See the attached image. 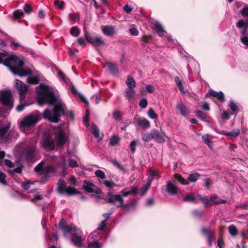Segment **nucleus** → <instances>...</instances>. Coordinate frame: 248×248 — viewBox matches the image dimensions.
Wrapping results in <instances>:
<instances>
[{
	"mask_svg": "<svg viewBox=\"0 0 248 248\" xmlns=\"http://www.w3.org/2000/svg\"><path fill=\"white\" fill-rule=\"evenodd\" d=\"M91 126L94 137L96 138H98L99 140H102L103 139V135H100V131L98 127L94 124H93Z\"/></svg>",
	"mask_w": 248,
	"mask_h": 248,
	"instance_id": "nucleus-27",
	"label": "nucleus"
},
{
	"mask_svg": "<svg viewBox=\"0 0 248 248\" xmlns=\"http://www.w3.org/2000/svg\"><path fill=\"white\" fill-rule=\"evenodd\" d=\"M240 41L242 44L246 46H248V36H243L240 38Z\"/></svg>",
	"mask_w": 248,
	"mask_h": 248,
	"instance_id": "nucleus-61",
	"label": "nucleus"
},
{
	"mask_svg": "<svg viewBox=\"0 0 248 248\" xmlns=\"http://www.w3.org/2000/svg\"><path fill=\"white\" fill-rule=\"evenodd\" d=\"M112 164L115 165L118 169L120 170L123 172L125 173L126 171L123 166L121 165L116 160H114L112 161Z\"/></svg>",
	"mask_w": 248,
	"mask_h": 248,
	"instance_id": "nucleus-44",
	"label": "nucleus"
},
{
	"mask_svg": "<svg viewBox=\"0 0 248 248\" xmlns=\"http://www.w3.org/2000/svg\"><path fill=\"white\" fill-rule=\"evenodd\" d=\"M95 175L100 178V179H104L105 178V173L101 170H98L95 172Z\"/></svg>",
	"mask_w": 248,
	"mask_h": 248,
	"instance_id": "nucleus-49",
	"label": "nucleus"
},
{
	"mask_svg": "<svg viewBox=\"0 0 248 248\" xmlns=\"http://www.w3.org/2000/svg\"><path fill=\"white\" fill-rule=\"evenodd\" d=\"M0 103L7 110H11L14 107L13 97L11 93L8 91L0 92Z\"/></svg>",
	"mask_w": 248,
	"mask_h": 248,
	"instance_id": "nucleus-7",
	"label": "nucleus"
},
{
	"mask_svg": "<svg viewBox=\"0 0 248 248\" xmlns=\"http://www.w3.org/2000/svg\"><path fill=\"white\" fill-rule=\"evenodd\" d=\"M63 235L66 237L70 235L71 243L77 248H83L84 247V241L85 236L82 231L78 228L75 225H67L63 219H62L59 223Z\"/></svg>",
	"mask_w": 248,
	"mask_h": 248,
	"instance_id": "nucleus-3",
	"label": "nucleus"
},
{
	"mask_svg": "<svg viewBox=\"0 0 248 248\" xmlns=\"http://www.w3.org/2000/svg\"><path fill=\"white\" fill-rule=\"evenodd\" d=\"M152 180H148L146 184L144 185L140 189V194L142 196L144 195L147 191L148 188L150 187L151 185Z\"/></svg>",
	"mask_w": 248,
	"mask_h": 248,
	"instance_id": "nucleus-32",
	"label": "nucleus"
},
{
	"mask_svg": "<svg viewBox=\"0 0 248 248\" xmlns=\"http://www.w3.org/2000/svg\"><path fill=\"white\" fill-rule=\"evenodd\" d=\"M1 63L8 67L15 75L24 77L31 74L30 69H23L24 63L22 57L9 55L7 52H0V64Z\"/></svg>",
	"mask_w": 248,
	"mask_h": 248,
	"instance_id": "nucleus-2",
	"label": "nucleus"
},
{
	"mask_svg": "<svg viewBox=\"0 0 248 248\" xmlns=\"http://www.w3.org/2000/svg\"><path fill=\"white\" fill-rule=\"evenodd\" d=\"M80 33V30L76 26L72 27L70 29V34L74 36L78 37Z\"/></svg>",
	"mask_w": 248,
	"mask_h": 248,
	"instance_id": "nucleus-36",
	"label": "nucleus"
},
{
	"mask_svg": "<svg viewBox=\"0 0 248 248\" xmlns=\"http://www.w3.org/2000/svg\"><path fill=\"white\" fill-rule=\"evenodd\" d=\"M174 81L176 85L178 86L179 90L181 92H184V88L183 86V84L182 81L180 80L179 77H176L174 78Z\"/></svg>",
	"mask_w": 248,
	"mask_h": 248,
	"instance_id": "nucleus-40",
	"label": "nucleus"
},
{
	"mask_svg": "<svg viewBox=\"0 0 248 248\" xmlns=\"http://www.w3.org/2000/svg\"><path fill=\"white\" fill-rule=\"evenodd\" d=\"M152 134L153 140L157 142L162 143L165 141L166 135L165 132L163 131L161 129L160 130L155 129H152Z\"/></svg>",
	"mask_w": 248,
	"mask_h": 248,
	"instance_id": "nucleus-17",
	"label": "nucleus"
},
{
	"mask_svg": "<svg viewBox=\"0 0 248 248\" xmlns=\"http://www.w3.org/2000/svg\"><path fill=\"white\" fill-rule=\"evenodd\" d=\"M197 116L202 120H205L206 119L205 114L201 110L196 111Z\"/></svg>",
	"mask_w": 248,
	"mask_h": 248,
	"instance_id": "nucleus-52",
	"label": "nucleus"
},
{
	"mask_svg": "<svg viewBox=\"0 0 248 248\" xmlns=\"http://www.w3.org/2000/svg\"><path fill=\"white\" fill-rule=\"evenodd\" d=\"M241 16L243 17H248V5H245L240 11Z\"/></svg>",
	"mask_w": 248,
	"mask_h": 248,
	"instance_id": "nucleus-48",
	"label": "nucleus"
},
{
	"mask_svg": "<svg viewBox=\"0 0 248 248\" xmlns=\"http://www.w3.org/2000/svg\"><path fill=\"white\" fill-rule=\"evenodd\" d=\"M137 124L139 126L143 128H148L150 126V124L148 120L145 118H141L137 121Z\"/></svg>",
	"mask_w": 248,
	"mask_h": 248,
	"instance_id": "nucleus-28",
	"label": "nucleus"
},
{
	"mask_svg": "<svg viewBox=\"0 0 248 248\" xmlns=\"http://www.w3.org/2000/svg\"><path fill=\"white\" fill-rule=\"evenodd\" d=\"M184 201L186 202H196V199L194 196L193 195L188 194L186 195V196L184 198Z\"/></svg>",
	"mask_w": 248,
	"mask_h": 248,
	"instance_id": "nucleus-43",
	"label": "nucleus"
},
{
	"mask_svg": "<svg viewBox=\"0 0 248 248\" xmlns=\"http://www.w3.org/2000/svg\"><path fill=\"white\" fill-rule=\"evenodd\" d=\"M72 152L68 150L64 155H61L57 161L58 166L62 169V173L65 174L68 169V166L66 164V158H68L67 162L68 165L71 168H76L78 167V162L74 159H70L71 157Z\"/></svg>",
	"mask_w": 248,
	"mask_h": 248,
	"instance_id": "nucleus-4",
	"label": "nucleus"
},
{
	"mask_svg": "<svg viewBox=\"0 0 248 248\" xmlns=\"http://www.w3.org/2000/svg\"><path fill=\"white\" fill-rule=\"evenodd\" d=\"M201 232L203 235L207 237L209 245H211L212 244L213 236L211 232L209 230L205 228H202L201 229Z\"/></svg>",
	"mask_w": 248,
	"mask_h": 248,
	"instance_id": "nucleus-24",
	"label": "nucleus"
},
{
	"mask_svg": "<svg viewBox=\"0 0 248 248\" xmlns=\"http://www.w3.org/2000/svg\"><path fill=\"white\" fill-rule=\"evenodd\" d=\"M104 184L108 188H113L117 186L112 181H105Z\"/></svg>",
	"mask_w": 248,
	"mask_h": 248,
	"instance_id": "nucleus-47",
	"label": "nucleus"
},
{
	"mask_svg": "<svg viewBox=\"0 0 248 248\" xmlns=\"http://www.w3.org/2000/svg\"><path fill=\"white\" fill-rule=\"evenodd\" d=\"M84 36L87 41L93 45L100 46L104 43L101 37L91 35L88 32H85Z\"/></svg>",
	"mask_w": 248,
	"mask_h": 248,
	"instance_id": "nucleus-16",
	"label": "nucleus"
},
{
	"mask_svg": "<svg viewBox=\"0 0 248 248\" xmlns=\"http://www.w3.org/2000/svg\"><path fill=\"white\" fill-rule=\"evenodd\" d=\"M166 190L170 195H174L177 193L178 188L174 184L170 181H167L166 184Z\"/></svg>",
	"mask_w": 248,
	"mask_h": 248,
	"instance_id": "nucleus-21",
	"label": "nucleus"
},
{
	"mask_svg": "<svg viewBox=\"0 0 248 248\" xmlns=\"http://www.w3.org/2000/svg\"><path fill=\"white\" fill-rule=\"evenodd\" d=\"M120 138L118 136L114 135L111 137L109 144L111 146L116 145L119 141Z\"/></svg>",
	"mask_w": 248,
	"mask_h": 248,
	"instance_id": "nucleus-34",
	"label": "nucleus"
},
{
	"mask_svg": "<svg viewBox=\"0 0 248 248\" xmlns=\"http://www.w3.org/2000/svg\"><path fill=\"white\" fill-rule=\"evenodd\" d=\"M6 175L1 171H0V183L6 185L7 184L6 181Z\"/></svg>",
	"mask_w": 248,
	"mask_h": 248,
	"instance_id": "nucleus-54",
	"label": "nucleus"
},
{
	"mask_svg": "<svg viewBox=\"0 0 248 248\" xmlns=\"http://www.w3.org/2000/svg\"><path fill=\"white\" fill-rule=\"evenodd\" d=\"M211 135L206 134L202 136V140L204 143L206 144L210 148H212V142L211 140Z\"/></svg>",
	"mask_w": 248,
	"mask_h": 248,
	"instance_id": "nucleus-29",
	"label": "nucleus"
},
{
	"mask_svg": "<svg viewBox=\"0 0 248 248\" xmlns=\"http://www.w3.org/2000/svg\"><path fill=\"white\" fill-rule=\"evenodd\" d=\"M240 134V130L238 129L232 130L231 132L223 133L222 134L225 136L231 138H236Z\"/></svg>",
	"mask_w": 248,
	"mask_h": 248,
	"instance_id": "nucleus-31",
	"label": "nucleus"
},
{
	"mask_svg": "<svg viewBox=\"0 0 248 248\" xmlns=\"http://www.w3.org/2000/svg\"><path fill=\"white\" fill-rule=\"evenodd\" d=\"M107 225V222H106V220H103L100 223L99 225V227L97 228V230H96L97 232L98 231H103L105 227Z\"/></svg>",
	"mask_w": 248,
	"mask_h": 248,
	"instance_id": "nucleus-55",
	"label": "nucleus"
},
{
	"mask_svg": "<svg viewBox=\"0 0 248 248\" xmlns=\"http://www.w3.org/2000/svg\"><path fill=\"white\" fill-rule=\"evenodd\" d=\"M15 87L18 91L20 95V104L16 108L17 111H22L25 108L26 105L23 104L24 101L25 95L28 90V86L23 83L22 81L16 79V80Z\"/></svg>",
	"mask_w": 248,
	"mask_h": 248,
	"instance_id": "nucleus-5",
	"label": "nucleus"
},
{
	"mask_svg": "<svg viewBox=\"0 0 248 248\" xmlns=\"http://www.w3.org/2000/svg\"><path fill=\"white\" fill-rule=\"evenodd\" d=\"M152 140H153L152 130L150 133H145L142 136V140L146 142H148Z\"/></svg>",
	"mask_w": 248,
	"mask_h": 248,
	"instance_id": "nucleus-35",
	"label": "nucleus"
},
{
	"mask_svg": "<svg viewBox=\"0 0 248 248\" xmlns=\"http://www.w3.org/2000/svg\"><path fill=\"white\" fill-rule=\"evenodd\" d=\"M94 186V185L92 183L85 180L84 181L83 188L87 192H89V193L95 192V193L98 194L99 193L98 191H94V190H93Z\"/></svg>",
	"mask_w": 248,
	"mask_h": 248,
	"instance_id": "nucleus-22",
	"label": "nucleus"
},
{
	"mask_svg": "<svg viewBox=\"0 0 248 248\" xmlns=\"http://www.w3.org/2000/svg\"><path fill=\"white\" fill-rule=\"evenodd\" d=\"M39 121V115L36 113H31L25 117L20 123L21 129L34 126Z\"/></svg>",
	"mask_w": 248,
	"mask_h": 248,
	"instance_id": "nucleus-8",
	"label": "nucleus"
},
{
	"mask_svg": "<svg viewBox=\"0 0 248 248\" xmlns=\"http://www.w3.org/2000/svg\"><path fill=\"white\" fill-rule=\"evenodd\" d=\"M22 166L18 167L15 169H13L12 170H9V173L11 175H13L16 174V173L20 174L22 172Z\"/></svg>",
	"mask_w": 248,
	"mask_h": 248,
	"instance_id": "nucleus-39",
	"label": "nucleus"
},
{
	"mask_svg": "<svg viewBox=\"0 0 248 248\" xmlns=\"http://www.w3.org/2000/svg\"><path fill=\"white\" fill-rule=\"evenodd\" d=\"M89 238L91 239H93V240L89 242L88 248H102V244L98 242V241L102 238V237L98 235V232L97 231L92 232L89 235Z\"/></svg>",
	"mask_w": 248,
	"mask_h": 248,
	"instance_id": "nucleus-14",
	"label": "nucleus"
},
{
	"mask_svg": "<svg viewBox=\"0 0 248 248\" xmlns=\"http://www.w3.org/2000/svg\"><path fill=\"white\" fill-rule=\"evenodd\" d=\"M44 162L42 161L38 164L34 168L35 172H37L38 174L43 175L46 177H49L51 174L55 172L54 168L52 166H47L43 167Z\"/></svg>",
	"mask_w": 248,
	"mask_h": 248,
	"instance_id": "nucleus-12",
	"label": "nucleus"
},
{
	"mask_svg": "<svg viewBox=\"0 0 248 248\" xmlns=\"http://www.w3.org/2000/svg\"><path fill=\"white\" fill-rule=\"evenodd\" d=\"M216 98H217L220 101L223 102L225 101V97L223 93L220 91L217 93Z\"/></svg>",
	"mask_w": 248,
	"mask_h": 248,
	"instance_id": "nucleus-57",
	"label": "nucleus"
},
{
	"mask_svg": "<svg viewBox=\"0 0 248 248\" xmlns=\"http://www.w3.org/2000/svg\"><path fill=\"white\" fill-rule=\"evenodd\" d=\"M54 4L59 8L62 9L64 5V2L62 0H56L55 1Z\"/></svg>",
	"mask_w": 248,
	"mask_h": 248,
	"instance_id": "nucleus-59",
	"label": "nucleus"
},
{
	"mask_svg": "<svg viewBox=\"0 0 248 248\" xmlns=\"http://www.w3.org/2000/svg\"><path fill=\"white\" fill-rule=\"evenodd\" d=\"M11 127V123L6 122V123L0 128V142L3 143H8L11 140L12 135L16 132L12 130L8 132Z\"/></svg>",
	"mask_w": 248,
	"mask_h": 248,
	"instance_id": "nucleus-6",
	"label": "nucleus"
},
{
	"mask_svg": "<svg viewBox=\"0 0 248 248\" xmlns=\"http://www.w3.org/2000/svg\"><path fill=\"white\" fill-rule=\"evenodd\" d=\"M35 152V147L33 145H29L23 149L22 157L28 161L33 158Z\"/></svg>",
	"mask_w": 248,
	"mask_h": 248,
	"instance_id": "nucleus-15",
	"label": "nucleus"
},
{
	"mask_svg": "<svg viewBox=\"0 0 248 248\" xmlns=\"http://www.w3.org/2000/svg\"><path fill=\"white\" fill-rule=\"evenodd\" d=\"M3 162L5 163V164L8 167L10 168H13L14 167L15 165L14 163H13L12 161H11L10 160L8 159H4Z\"/></svg>",
	"mask_w": 248,
	"mask_h": 248,
	"instance_id": "nucleus-60",
	"label": "nucleus"
},
{
	"mask_svg": "<svg viewBox=\"0 0 248 248\" xmlns=\"http://www.w3.org/2000/svg\"><path fill=\"white\" fill-rule=\"evenodd\" d=\"M230 234L232 236H235L237 234V229L234 225H231L228 227Z\"/></svg>",
	"mask_w": 248,
	"mask_h": 248,
	"instance_id": "nucleus-33",
	"label": "nucleus"
},
{
	"mask_svg": "<svg viewBox=\"0 0 248 248\" xmlns=\"http://www.w3.org/2000/svg\"><path fill=\"white\" fill-rule=\"evenodd\" d=\"M55 139L58 146H62L66 143L67 137L63 128L60 127L55 129Z\"/></svg>",
	"mask_w": 248,
	"mask_h": 248,
	"instance_id": "nucleus-13",
	"label": "nucleus"
},
{
	"mask_svg": "<svg viewBox=\"0 0 248 248\" xmlns=\"http://www.w3.org/2000/svg\"><path fill=\"white\" fill-rule=\"evenodd\" d=\"M23 16V13L18 10L15 11L14 12V16L16 19L20 18Z\"/></svg>",
	"mask_w": 248,
	"mask_h": 248,
	"instance_id": "nucleus-58",
	"label": "nucleus"
},
{
	"mask_svg": "<svg viewBox=\"0 0 248 248\" xmlns=\"http://www.w3.org/2000/svg\"><path fill=\"white\" fill-rule=\"evenodd\" d=\"M152 28L157 33L159 36L161 37H166L169 42L175 44L176 42V41L172 39L170 35L167 34V32L164 30L163 26L158 21H153L152 22Z\"/></svg>",
	"mask_w": 248,
	"mask_h": 248,
	"instance_id": "nucleus-10",
	"label": "nucleus"
},
{
	"mask_svg": "<svg viewBox=\"0 0 248 248\" xmlns=\"http://www.w3.org/2000/svg\"><path fill=\"white\" fill-rule=\"evenodd\" d=\"M200 175L198 173L190 174L188 177V180L191 182H195L199 178Z\"/></svg>",
	"mask_w": 248,
	"mask_h": 248,
	"instance_id": "nucleus-38",
	"label": "nucleus"
},
{
	"mask_svg": "<svg viewBox=\"0 0 248 248\" xmlns=\"http://www.w3.org/2000/svg\"><path fill=\"white\" fill-rule=\"evenodd\" d=\"M68 18L69 20L74 23L76 21L78 17L75 14L70 13L68 15Z\"/></svg>",
	"mask_w": 248,
	"mask_h": 248,
	"instance_id": "nucleus-56",
	"label": "nucleus"
},
{
	"mask_svg": "<svg viewBox=\"0 0 248 248\" xmlns=\"http://www.w3.org/2000/svg\"><path fill=\"white\" fill-rule=\"evenodd\" d=\"M57 191L61 194H66L68 196L76 194L78 190L74 187H66V184L63 180L60 179L57 184Z\"/></svg>",
	"mask_w": 248,
	"mask_h": 248,
	"instance_id": "nucleus-11",
	"label": "nucleus"
},
{
	"mask_svg": "<svg viewBox=\"0 0 248 248\" xmlns=\"http://www.w3.org/2000/svg\"><path fill=\"white\" fill-rule=\"evenodd\" d=\"M106 64L108 68V70L110 71V73L112 75H113L114 76L117 75V74L118 73V69L116 64H115V63H112V62H107L106 63Z\"/></svg>",
	"mask_w": 248,
	"mask_h": 248,
	"instance_id": "nucleus-25",
	"label": "nucleus"
},
{
	"mask_svg": "<svg viewBox=\"0 0 248 248\" xmlns=\"http://www.w3.org/2000/svg\"><path fill=\"white\" fill-rule=\"evenodd\" d=\"M135 94L134 88H127L124 91V95L126 99L130 101Z\"/></svg>",
	"mask_w": 248,
	"mask_h": 248,
	"instance_id": "nucleus-26",
	"label": "nucleus"
},
{
	"mask_svg": "<svg viewBox=\"0 0 248 248\" xmlns=\"http://www.w3.org/2000/svg\"><path fill=\"white\" fill-rule=\"evenodd\" d=\"M43 197L40 195H35L32 199H31V201L34 202L37 205H39L38 202V201L42 200Z\"/></svg>",
	"mask_w": 248,
	"mask_h": 248,
	"instance_id": "nucleus-53",
	"label": "nucleus"
},
{
	"mask_svg": "<svg viewBox=\"0 0 248 248\" xmlns=\"http://www.w3.org/2000/svg\"><path fill=\"white\" fill-rule=\"evenodd\" d=\"M137 145V141H136V140H132L130 143L129 146H130L131 151L132 153H134L135 152L136 149Z\"/></svg>",
	"mask_w": 248,
	"mask_h": 248,
	"instance_id": "nucleus-50",
	"label": "nucleus"
},
{
	"mask_svg": "<svg viewBox=\"0 0 248 248\" xmlns=\"http://www.w3.org/2000/svg\"><path fill=\"white\" fill-rule=\"evenodd\" d=\"M176 110L179 111L181 115L186 117L189 114V111L186 106L182 102L177 103L176 106Z\"/></svg>",
	"mask_w": 248,
	"mask_h": 248,
	"instance_id": "nucleus-20",
	"label": "nucleus"
},
{
	"mask_svg": "<svg viewBox=\"0 0 248 248\" xmlns=\"http://www.w3.org/2000/svg\"><path fill=\"white\" fill-rule=\"evenodd\" d=\"M28 81L29 83L36 84L39 81V79L37 76L30 77L28 78Z\"/></svg>",
	"mask_w": 248,
	"mask_h": 248,
	"instance_id": "nucleus-42",
	"label": "nucleus"
},
{
	"mask_svg": "<svg viewBox=\"0 0 248 248\" xmlns=\"http://www.w3.org/2000/svg\"><path fill=\"white\" fill-rule=\"evenodd\" d=\"M125 84L127 86V88H135L136 87V82L131 76H128Z\"/></svg>",
	"mask_w": 248,
	"mask_h": 248,
	"instance_id": "nucleus-30",
	"label": "nucleus"
},
{
	"mask_svg": "<svg viewBox=\"0 0 248 248\" xmlns=\"http://www.w3.org/2000/svg\"><path fill=\"white\" fill-rule=\"evenodd\" d=\"M148 105V101L146 98H142L141 99L139 103V106L142 108H145L147 107Z\"/></svg>",
	"mask_w": 248,
	"mask_h": 248,
	"instance_id": "nucleus-51",
	"label": "nucleus"
},
{
	"mask_svg": "<svg viewBox=\"0 0 248 248\" xmlns=\"http://www.w3.org/2000/svg\"><path fill=\"white\" fill-rule=\"evenodd\" d=\"M236 27L240 30V33L243 36H246L248 29V20H239L236 23Z\"/></svg>",
	"mask_w": 248,
	"mask_h": 248,
	"instance_id": "nucleus-19",
	"label": "nucleus"
},
{
	"mask_svg": "<svg viewBox=\"0 0 248 248\" xmlns=\"http://www.w3.org/2000/svg\"><path fill=\"white\" fill-rule=\"evenodd\" d=\"M130 33L133 36H137L139 34L138 31L135 28H132L129 30Z\"/></svg>",
	"mask_w": 248,
	"mask_h": 248,
	"instance_id": "nucleus-63",
	"label": "nucleus"
},
{
	"mask_svg": "<svg viewBox=\"0 0 248 248\" xmlns=\"http://www.w3.org/2000/svg\"><path fill=\"white\" fill-rule=\"evenodd\" d=\"M36 91L37 101L40 105L48 103L54 106L52 112L48 108L45 110L43 117L51 122L57 123L59 117L64 114L65 106L63 101L55 96L54 92L48 86L42 83L36 87Z\"/></svg>",
	"mask_w": 248,
	"mask_h": 248,
	"instance_id": "nucleus-1",
	"label": "nucleus"
},
{
	"mask_svg": "<svg viewBox=\"0 0 248 248\" xmlns=\"http://www.w3.org/2000/svg\"><path fill=\"white\" fill-rule=\"evenodd\" d=\"M44 148L47 151L53 150L55 148V143L53 139L50 136L44 137L42 141Z\"/></svg>",
	"mask_w": 248,
	"mask_h": 248,
	"instance_id": "nucleus-18",
	"label": "nucleus"
},
{
	"mask_svg": "<svg viewBox=\"0 0 248 248\" xmlns=\"http://www.w3.org/2000/svg\"><path fill=\"white\" fill-rule=\"evenodd\" d=\"M148 115L152 119H155L157 118V115L152 108H150L148 110Z\"/></svg>",
	"mask_w": 248,
	"mask_h": 248,
	"instance_id": "nucleus-45",
	"label": "nucleus"
},
{
	"mask_svg": "<svg viewBox=\"0 0 248 248\" xmlns=\"http://www.w3.org/2000/svg\"><path fill=\"white\" fill-rule=\"evenodd\" d=\"M122 113L119 110H115L112 113L113 118L117 121L120 120L122 118Z\"/></svg>",
	"mask_w": 248,
	"mask_h": 248,
	"instance_id": "nucleus-41",
	"label": "nucleus"
},
{
	"mask_svg": "<svg viewBox=\"0 0 248 248\" xmlns=\"http://www.w3.org/2000/svg\"><path fill=\"white\" fill-rule=\"evenodd\" d=\"M108 197L106 202L115 204L117 207L126 208L128 205L124 204V200L121 194H113L111 192L107 193Z\"/></svg>",
	"mask_w": 248,
	"mask_h": 248,
	"instance_id": "nucleus-9",
	"label": "nucleus"
},
{
	"mask_svg": "<svg viewBox=\"0 0 248 248\" xmlns=\"http://www.w3.org/2000/svg\"><path fill=\"white\" fill-rule=\"evenodd\" d=\"M103 33L108 36H112L115 33V30L112 26H104L102 27Z\"/></svg>",
	"mask_w": 248,
	"mask_h": 248,
	"instance_id": "nucleus-23",
	"label": "nucleus"
},
{
	"mask_svg": "<svg viewBox=\"0 0 248 248\" xmlns=\"http://www.w3.org/2000/svg\"><path fill=\"white\" fill-rule=\"evenodd\" d=\"M229 107L230 108L231 110L233 111V114H235L237 112L238 107L234 103L232 100H230L229 104Z\"/></svg>",
	"mask_w": 248,
	"mask_h": 248,
	"instance_id": "nucleus-37",
	"label": "nucleus"
},
{
	"mask_svg": "<svg viewBox=\"0 0 248 248\" xmlns=\"http://www.w3.org/2000/svg\"><path fill=\"white\" fill-rule=\"evenodd\" d=\"M217 196H212L210 198V201L214 202L216 204H218L220 203H225L226 202V201L224 200H220L219 201H214V199H217Z\"/></svg>",
	"mask_w": 248,
	"mask_h": 248,
	"instance_id": "nucleus-46",
	"label": "nucleus"
},
{
	"mask_svg": "<svg viewBox=\"0 0 248 248\" xmlns=\"http://www.w3.org/2000/svg\"><path fill=\"white\" fill-rule=\"evenodd\" d=\"M193 215L196 218H200L202 217V213L198 210L193 211Z\"/></svg>",
	"mask_w": 248,
	"mask_h": 248,
	"instance_id": "nucleus-62",
	"label": "nucleus"
},
{
	"mask_svg": "<svg viewBox=\"0 0 248 248\" xmlns=\"http://www.w3.org/2000/svg\"><path fill=\"white\" fill-rule=\"evenodd\" d=\"M152 37L151 36H144L142 37L141 40L145 43L147 44L150 43L152 41Z\"/></svg>",
	"mask_w": 248,
	"mask_h": 248,
	"instance_id": "nucleus-64",
	"label": "nucleus"
}]
</instances>
